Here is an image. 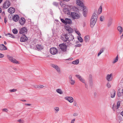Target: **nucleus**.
Wrapping results in <instances>:
<instances>
[{
	"label": "nucleus",
	"instance_id": "7c9ffc66",
	"mask_svg": "<svg viewBox=\"0 0 123 123\" xmlns=\"http://www.w3.org/2000/svg\"><path fill=\"white\" fill-rule=\"evenodd\" d=\"M78 39L80 42H82L83 41V40L82 38L80 36H79L78 37Z\"/></svg>",
	"mask_w": 123,
	"mask_h": 123
},
{
	"label": "nucleus",
	"instance_id": "4d7b16f0",
	"mask_svg": "<svg viewBox=\"0 0 123 123\" xmlns=\"http://www.w3.org/2000/svg\"><path fill=\"white\" fill-rule=\"evenodd\" d=\"M107 86L108 88H110L111 87V85L109 82L107 83Z\"/></svg>",
	"mask_w": 123,
	"mask_h": 123
},
{
	"label": "nucleus",
	"instance_id": "a878e982",
	"mask_svg": "<svg viewBox=\"0 0 123 123\" xmlns=\"http://www.w3.org/2000/svg\"><path fill=\"white\" fill-rule=\"evenodd\" d=\"M69 82L70 83L71 85H74V84L75 83V81L74 80L72 79L69 80Z\"/></svg>",
	"mask_w": 123,
	"mask_h": 123
},
{
	"label": "nucleus",
	"instance_id": "412c9836",
	"mask_svg": "<svg viewBox=\"0 0 123 123\" xmlns=\"http://www.w3.org/2000/svg\"><path fill=\"white\" fill-rule=\"evenodd\" d=\"M66 21V23L65 24V25L67 24H71L72 23L71 20L68 18H65Z\"/></svg>",
	"mask_w": 123,
	"mask_h": 123
},
{
	"label": "nucleus",
	"instance_id": "c756f323",
	"mask_svg": "<svg viewBox=\"0 0 123 123\" xmlns=\"http://www.w3.org/2000/svg\"><path fill=\"white\" fill-rule=\"evenodd\" d=\"M104 48H102L100 50L98 53V56H99L104 51Z\"/></svg>",
	"mask_w": 123,
	"mask_h": 123
},
{
	"label": "nucleus",
	"instance_id": "72a5a7b5",
	"mask_svg": "<svg viewBox=\"0 0 123 123\" xmlns=\"http://www.w3.org/2000/svg\"><path fill=\"white\" fill-rule=\"evenodd\" d=\"M118 56L117 55V56L116 57L115 59L114 60V61L113 62V63H116V62H117L118 60Z\"/></svg>",
	"mask_w": 123,
	"mask_h": 123
},
{
	"label": "nucleus",
	"instance_id": "2eb2a0df",
	"mask_svg": "<svg viewBox=\"0 0 123 123\" xmlns=\"http://www.w3.org/2000/svg\"><path fill=\"white\" fill-rule=\"evenodd\" d=\"M81 7L83 8V15L85 17L86 16L87 11L86 10V6H84V5L82 6Z\"/></svg>",
	"mask_w": 123,
	"mask_h": 123
},
{
	"label": "nucleus",
	"instance_id": "37998d69",
	"mask_svg": "<svg viewBox=\"0 0 123 123\" xmlns=\"http://www.w3.org/2000/svg\"><path fill=\"white\" fill-rule=\"evenodd\" d=\"M104 18V16H100V20L101 21H102L103 20V19Z\"/></svg>",
	"mask_w": 123,
	"mask_h": 123
},
{
	"label": "nucleus",
	"instance_id": "1a4fd4ad",
	"mask_svg": "<svg viewBox=\"0 0 123 123\" xmlns=\"http://www.w3.org/2000/svg\"><path fill=\"white\" fill-rule=\"evenodd\" d=\"M112 73L110 74H107L106 78V80L108 81H110L112 80L113 79L112 77Z\"/></svg>",
	"mask_w": 123,
	"mask_h": 123
},
{
	"label": "nucleus",
	"instance_id": "79ce46f5",
	"mask_svg": "<svg viewBox=\"0 0 123 123\" xmlns=\"http://www.w3.org/2000/svg\"><path fill=\"white\" fill-rule=\"evenodd\" d=\"M17 91V90L16 89H10L9 90V91L11 92H15Z\"/></svg>",
	"mask_w": 123,
	"mask_h": 123
},
{
	"label": "nucleus",
	"instance_id": "774afa93",
	"mask_svg": "<svg viewBox=\"0 0 123 123\" xmlns=\"http://www.w3.org/2000/svg\"><path fill=\"white\" fill-rule=\"evenodd\" d=\"M121 114L122 116L123 117V111H122V112L121 113Z\"/></svg>",
	"mask_w": 123,
	"mask_h": 123
},
{
	"label": "nucleus",
	"instance_id": "052dcab7",
	"mask_svg": "<svg viewBox=\"0 0 123 123\" xmlns=\"http://www.w3.org/2000/svg\"><path fill=\"white\" fill-rule=\"evenodd\" d=\"M78 114L76 113H74L73 114V116H76L78 115Z\"/></svg>",
	"mask_w": 123,
	"mask_h": 123
},
{
	"label": "nucleus",
	"instance_id": "8fccbe9b",
	"mask_svg": "<svg viewBox=\"0 0 123 123\" xmlns=\"http://www.w3.org/2000/svg\"><path fill=\"white\" fill-rule=\"evenodd\" d=\"M81 46V44H78L75 45V47H80Z\"/></svg>",
	"mask_w": 123,
	"mask_h": 123
},
{
	"label": "nucleus",
	"instance_id": "de8ad7c7",
	"mask_svg": "<svg viewBox=\"0 0 123 123\" xmlns=\"http://www.w3.org/2000/svg\"><path fill=\"white\" fill-rule=\"evenodd\" d=\"M75 76L79 79L81 77V76L78 74L76 75Z\"/></svg>",
	"mask_w": 123,
	"mask_h": 123
},
{
	"label": "nucleus",
	"instance_id": "aec40b11",
	"mask_svg": "<svg viewBox=\"0 0 123 123\" xmlns=\"http://www.w3.org/2000/svg\"><path fill=\"white\" fill-rule=\"evenodd\" d=\"M37 48L38 50H41L43 49V47L40 44H37L36 45Z\"/></svg>",
	"mask_w": 123,
	"mask_h": 123
},
{
	"label": "nucleus",
	"instance_id": "bf43d9fd",
	"mask_svg": "<svg viewBox=\"0 0 123 123\" xmlns=\"http://www.w3.org/2000/svg\"><path fill=\"white\" fill-rule=\"evenodd\" d=\"M75 121V119H74L72 120L71 122V123H74Z\"/></svg>",
	"mask_w": 123,
	"mask_h": 123
},
{
	"label": "nucleus",
	"instance_id": "6e6d98bb",
	"mask_svg": "<svg viewBox=\"0 0 123 123\" xmlns=\"http://www.w3.org/2000/svg\"><path fill=\"white\" fill-rule=\"evenodd\" d=\"M73 77V75L72 74L70 75L69 77V80L72 79V78Z\"/></svg>",
	"mask_w": 123,
	"mask_h": 123
},
{
	"label": "nucleus",
	"instance_id": "f8f14e48",
	"mask_svg": "<svg viewBox=\"0 0 123 123\" xmlns=\"http://www.w3.org/2000/svg\"><path fill=\"white\" fill-rule=\"evenodd\" d=\"M28 40V38L25 35H22L20 38V41L21 42L26 41Z\"/></svg>",
	"mask_w": 123,
	"mask_h": 123
},
{
	"label": "nucleus",
	"instance_id": "a18cd8bd",
	"mask_svg": "<svg viewBox=\"0 0 123 123\" xmlns=\"http://www.w3.org/2000/svg\"><path fill=\"white\" fill-rule=\"evenodd\" d=\"M19 123H24V121L23 120L21 119H19L18 121Z\"/></svg>",
	"mask_w": 123,
	"mask_h": 123
},
{
	"label": "nucleus",
	"instance_id": "9b49d317",
	"mask_svg": "<svg viewBox=\"0 0 123 123\" xmlns=\"http://www.w3.org/2000/svg\"><path fill=\"white\" fill-rule=\"evenodd\" d=\"M97 21L96 19H95L94 20L92 19H91L90 21V26L91 27L93 28L94 27Z\"/></svg>",
	"mask_w": 123,
	"mask_h": 123
},
{
	"label": "nucleus",
	"instance_id": "864d4df0",
	"mask_svg": "<svg viewBox=\"0 0 123 123\" xmlns=\"http://www.w3.org/2000/svg\"><path fill=\"white\" fill-rule=\"evenodd\" d=\"M122 92L121 93V92H119L117 93V95L119 97L121 96L122 95Z\"/></svg>",
	"mask_w": 123,
	"mask_h": 123
},
{
	"label": "nucleus",
	"instance_id": "6ab92c4d",
	"mask_svg": "<svg viewBox=\"0 0 123 123\" xmlns=\"http://www.w3.org/2000/svg\"><path fill=\"white\" fill-rule=\"evenodd\" d=\"M68 40L69 41H72L74 39V37L72 34H71L69 36H68Z\"/></svg>",
	"mask_w": 123,
	"mask_h": 123
},
{
	"label": "nucleus",
	"instance_id": "4be33fe9",
	"mask_svg": "<svg viewBox=\"0 0 123 123\" xmlns=\"http://www.w3.org/2000/svg\"><path fill=\"white\" fill-rule=\"evenodd\" d=\"M117 29L119 32L120 33V34H121L123 31L122 27L120 26H119L117 28Z\"/></svg>",
	"mask_w": 123,
	"mask_h": 123
},
{
	"label": "nucleus",
	"instance_id": "e2e57ef3",
	"mask_svg": "<svg viewBox=\"0 0 123 123\" xmlns=\"http://www.w3.org/2000/svg\"><path fill=\"white\" fill-rule=\"evenodd\" d=\"M7 22V20L6 18H4V22L5 23H6Z\"/></svg>",
	"mask_w": 123,
	"mask_h": 123
},
{
	"label": "nucleus",
	"instance_id": "ea45409f",
	"mask_svg": "<svg viewBox=\"0 0 123 123\" xmlns=\"http://www.w3.org/2000/svg\"><path fill=\"white\" fill-rule=\"evenodd\" d=\"M117 107L116 106V105L114 104L113 105V109L114 111H115L116 109H117Z\"/></svg>",
	"mask_w": 123,
	"mask_h": 123
},
{
	"label": "nucleus",
	"instance_id": "f257e3e1",
	"mask_svg": "<svg viewBox=\"0 0 123 123\" xmlns=\"http://www.w3.org/2000/svg\"><path fill=\"white\" fill-rule=\"evenodd\" d=\"M59 46L60 48L64 52H66L67 51V46L64 43L60 44Z\"/></svg>",
	"mask_w": 123,
	"mask_h": 123
},
{
	"label": "nucleus",
	"instance_id": "58836bf2",
	"mask_svg": "<svg viewBox=\"0 0 123 123\" xmlns=\"http://www.w3.org/2000/svg\"><path fill=\"white\" fill-rule=\"evenodd\" d=\"M98 11H99V14L101 13L102 12V6H100L98 9Z\"/></svg>",
	"mask_w": 123,
	"mask_h": 123
},
{
	"label": "nucleus",
	"instance_id": "9d476101",
	"mask_svg": "<svg viewBox=\"0 0 123 123\" xmlns=\"http://www.w3.org/2000/svg\"><path fill=\"white\" fill-rule=\"evenodd\" d=\"M27 29L25 27H23L20 29L19 31V33L21 34H23L25 33H26Z\"/></svg>",
	"mask_w": 123,
	"mask_h": 123
},
{
	"label": "nucleus",
	"instance_id": "423d86ee",
	"mask_svg": "<svg viewBox=\"0 0 123 123\" xmlns=\"http://www.w3.org/2000/svg\"><path fill=\"white\" fill-rule=\"evenodd\" d=\"M57 49L55 47H53L50 48V53L53 55H55L58 52Z\"/></svg>",
	"mask_w": 123,
	"mask_h": 123
},
{
	"label": "nucleus",
	"instance_id": "09e8293b",
	"mask_svg": "<svg viewBox=\"0 0 123 123\" xmlns=\"http://www.w3.org/2000/svg\"><path fill=\"white\" fill-rule=\"evenodd\" d=\"M53 4L54 5L57 6H58V4L56 2H54L53 3Z\"/></svg>",
	"mask_w": 123,
	"mask_h": 123
},
{
	"label": "nucleus",
	"instance_id": "0eeeda50",
	"mask_svg": "<svg viewBox=\"0 0 123 123\" xmlns=\"http://www.w3.org/2000/svg\"><path fill=\"white\" fill-rule=\"evenodd\" d=\"M98 12L97 10L95 11L94 12L93 14L91 19L94 20L95 19H96V20L97 21L98 17Z\"/></svg>",
	"mask_w": 123,
	"mask_h": 123
},
{
	"label": "nucleus",
	"instance_id": "2f4dec72",
	"mask_svg": "<svg viewBox=\"0 0 123 123\" xmlns=\"http://www.w3.org/2000/svg\"><path fill=\"white\" fill-rule=\"evenodd\" d=\"M13 33L14 34H17L18 33V31L16 29H14L12 30Z\"/></svg>",
	"mask_w": 123,
	"mask_h": 123
},
{
	"label": "nucleus",
	"instance_id": "c9c22d12",
	"mask_svg": "<svg viewBox=\"0 0 123 123\" xmlns=\"http://www.w3.org/2000/svg\"><path fill=\"white\" fill-rule=\"evenodd\" d=\"M120 101H117L116 106L117 107V109L119 108V106L120 105Z\"/></svg>",
	"mask_w": 123,
	"mask_h": 123
},
{
	"label": "nucleus",
	"instance_id": "cd10ccee",
	"mask_svg": "<svg viewBox=\"0 0 123 123\" xmlns=\"http://www.w3.org/2000/svg\"><path fill=\"white\" fill-rule=\"evenodd\" d=\"M79 63V60L77 59L75 61H73L72 62V63L74 64L77 65Z\"/></svg>",
	"mask_w": 123,
	"mask_h": 123
},
{
	"label": "nucleus",
	"instance_id": "5701e85b",
	"mask_svg": "<svg viewBox=\"0 0 123 123\" xmlns=\"http://www.w3.org/2000/svg\"><path fill=\"white\" fill-rule=\"evenodd\" d=\"M112 19L111 18L109 20L107 25L108 27L110 26L111 25L112 23Z\"/></svg>",
	"mask_w": 123,
	"mask_h": 123
},
{
	"label": "nucleus",
	"instance_id": "b1692460",
	"mask_svg": "<svg viewBox=\"0 0 123 123\" xmlns=\"http://www.w3.org/2000/svg\"><path fill=\"white\" fill-rule=\"evenodd\" d=\"M115 93L116 92L114 90H113L112 91L111 94V98H114L115 97Z\"/></svg>",
	"mask_w": 123,
	"mask_h": 123
},
{
	"label": "nucleus",
	"instance_id": "4468645a",
	"mask_svg": "<svg viewBox=\"0 0 123 123\" xmlns=\"http://www.w3.org/2000/svg\"><path fill=\"white\" fill-rule=\"evenodd\" d=\"M64 98L70 103H72L73 101V98L71 97L67 96L65 97Z\"/></svg>",
	"mask_w": 123,
	"mask_h": 123
},
{
	"label": "nucleus",
	"instance_id": "a211bd4d",
	"mask_svg": "<svg viewBox=\"0 0 123 123\" xmlns=\"http://www.w3.org/2000/svg\"><path fill=\"white\" fill-rule=\"evenodd\" d=\"M7 49L6 47L3 44L0 45V50H4Z\"/></svg>",
	"mask_w": 123,
	"mask_h": 123
},
{
	"label": "nucleus",
	"instance_id": "603ef678",
	"mask_svg": "<svg viewBox=\"0 0 123 123\" xmlns=\"http://www.w3.org/2000/svg\"><path fill=\"white\" fill-rule=\"evenodd\" d=\"M89 80L90 85L91 86L92 84V80Z\"/></svg>",
	"mask_w": 123,
	"mask_h": 123
},
{
	"label": "nucleus",
	"instance_id": "39448f33",
	"mask_svg": "<svg viewBox=\"0 0 123 123\" xmlns=\"http://www.w3.org/2000/svg\"><path fill=\"white\" fill-rule=\"evenodd\" d=\"M11 3L8 0L5 1L3 4V7L4 8L7 9L10 6Z\"/></svg>",
	"mask_w": 123,
	"mask_h": 123
},
{
	"label": "nucleus",
	"instance_id": "f3484780",
	"mask_svg": "<svg viewBox=\"0 0 123 123\" xmlns=\"http://www.w3.org/2000/svg\"><path fill=\"white\" fill-rule=\"evenodd\" d=\"M15 11V9L14 8L11 7L8 9V12L11 14L13 13Z\"/></svg>",
	"mask_w": 123,
	"mask_h": 123
},
{
	"label": "nucleus",
	"instance_id": "4c0bfd02",
	"mask_svg": "<svg viewBox=\"0 0 123 123\" xmlns=\"http://www.w3.org/2000/svg\"><path fill=\"white\" fill-rule=\"evenodd\" d=\"M79 80L82 83H85V80L82 77H81L80 78Z\"/></svg>",
	"mask_w": 123,
	"mask_h": 123
},
{
	"label": "nucleus",
	"instance_id": "49530a36",
	"mask_svg": "<svg viewBox=\"0 0 123 123\" xmlns=\"http://www.w3.org/2000/svg\"><path fill=\"white\" fill-rule=\"evenodd\" d=\"M70 26H66L65 27V29L66 30L68 31V30L69 31V29L70 28Z\"/></svg>",
	"mask_w": 123,
	"mask_h": 123
},
{
	"label": "nucleus",
	"instance_id": "393cba45",
	"mask_svg": "<svg viewBox=\"0 0 123 123\" xmlns=\"http://www.w3.org/2000/svg\"><path fill=\"white\" fill-rule=\"evenodd\" d=\"M89 40V37L88 36H87L85 37L84 38V41L86 42H88Z\"/></svg>",
	"mask_w": 123,
	"mask_h": 123
},
{
	"label": "nucleus",
	"instance_id": "c03bdc74",
	"mask_svg": "<svg viewBox=\"0 0 123 123\" xmlns=\"http://www.w3.org/2000/svg\"><path fill=\"white\" fill-rule=\"evenodd\" d=\"M75 31L79 36H81V34L79 31L76 30Z\"/></svg>",
	"mask_w": 123,
	"mask_h": 123
},
{
	"label": "nucleus",
	"instance_id": "20e7f679",
	"mask_svg": "<svg viewBox=\"0 0 123 123\" xmlns=\"http://www.w3.org/2000/svg\"><path fill=\"white\" fill-rule=\"evenodd\" d=\"M51 66L55 68L57 72L59 74L61 73V70L60 67L57 65L52 64H51Z\"/></svg>",
	"mask_w": 123,
	"mask_h": 123
},
{
	"label": "nucleus",
	"instance_id": "f704fd0d",
	"mask_svg": "<svg viewBox=\"0 0 123 123\" xmlns=\"http://www.w3.org/2000/svg\"><path fill=\"white\" fill-rule=\"evenodd\" d=\"M37 88L38 89L42 88L44 87V86L43 85H37Z\"/></svg>",
	"mask_w": 123,
	"mask_h": 123
},
{
	"label": "nucleus",
	"instance_id": "ddd939ff",
	"mask_svg": "<svg viewBox=\"0 0 123 123\" xmlns=\"http://www.w3.org/2000/svg\"><path fill=\"white\" fill-rule=\"evenodd\" d=\"M19 22L20 24L21 25H23L25 22V19L24 17H22L19 19Z\"/></svg>",
	"mask_w": 123,
	"mask_h": 123
},
{
	"label": "nucleus",
	"instance_id": "e433bc0d",
	"mask_svg": "<svg viewBox=\"0 0 123 123\" xmlns=\"http://www.w3.org/2000/svg\"><path fill=\"white\" fill-rule=\"evenodd\" d=\"M69 31L68 30V31L69 33H72L74 31V30H73V29L72 28H71V27H70V28L69 29Z\"/></svg>",
	"mask_w": 123,
	"mask_h": 123
},
{
	"label": "nucleus",
	"instance_id": "7ed1b4c3",
	"mask_svg": "<svg viewBox=\"0 0 123 123\" xmlns=\"http://www.w3.org/2000/svg\"><path fill=\"white\" fill-rule=\"evenodd\" d=\"M71 15L74 19H78L80 17L78 13L75 12H71Z\"/></svg>",
	"mask_w": 123,
	"mask_h": 123
},
{
	"label": "nucleus",
	"instance_id": "f03ea898",
	"mask_svg": "<svg viewBox=\"0 0 123 123\" xmlns=\"http://www.w3.org/2000/svg\"><path fill=\"white\" fill-rule=\"evenodd\" d=\"M7 56L9 60L12 62L16 64H19V62L14 58L10 55H7Z\"/></svg>",
	"mask_w": 123,
	"mask_h": 123
},
{
	"label": "nucleus",
	"instance_id": "3c124183",
	"mask_svg": "<svg viewBox=\"0 0 123 123\" xmlns=\"http://www.w3.org/2000/svg\"><path fill=\"white\" fill-rule=\"evenodd\" d=\"M92 80V77L91 75L90 74L89 76V80Z\"/></svg>",
	"mask_w": 123,
	"mask_h": 123
},
{
	"label": "nucleus",
	"instance_id": "69168bd1",
	"mask_svg": "<svg viewBox=\"0 0 123 123\" xmlns=\"http://www.w3.org/2000/svg\"><path fill=\"white\" fill-rule=\"evenodd\" d=\"M74 105L75 106H76V102H74Z\"/></svg>",
	"mask_w": 123,
	"mask_h": 123
},
{
	"label": "nucleus",
	"instance_id": "bb28decb",
	"mask_svg": "<svg viewBox=\"0 0 123 123\" xmlns=\"http://www.w3.org/2000/svg\"><path fill=\"white\" fill-rule=\"evenodd\" d=\"M56 91L58 93L60 94H62L63 93V92L60 89H57L56 90Z\"/></svg>",
	"mask_w": 123,
	"mask_h": 123
},
{
	"label": "nucleus",
	"instance_id": "dca6fc26",
	"mask_svg": "<svg viewBox=\"0 0 123 123\" xmlns=\"http://www.w3.org/2000/svg\"><path fill=\"white\" fill-rule=\"evenodd\" d=\"M19 18V16L18 15H15L13 17V20L14 21L16 22L18 20Z\"/></svg>",
	"mask_w": 123,
	"mask_h": 123
},
{
	"label": "nucleus",
	"instance_id": "6e6552de",
	"mask_svg": "<svg viewBox=\"0 0 123 123\" xmlns=\"http://www.w3.org/2000/svg\"><path fill=\"white\" fill-rule=\"evenodd\" d=\"M68 34H64V35L62 36L61 37V39L64 42H66L68 40Z\"/></svg>",
	"mask_w": 123,
	"mask_h": 123
},
{
	"label": "nucleus",
	"instance_id": "338daca9",
	"mask_svg": "<svg viewBox=\"0 0 123 123\" xmlns=\"http://www.w3.org/2000/svg\"><path fill=\"white\" fill-rule=\"evenodd\" d=\"M123 38V34L121 36L120 38L121 39Z\"/></svg>",
	"mask_w": 123,
	"mask_h": 123
},
{
	"label": "nucleus",
	"instance_id": "0e129e2a",
	"mask_svg": "<svg viewBox=\"0 0 123 123\" xmlns=\"http://www.w3.org/2000/svg\"><path fill=\"white\" fill-rule=\"evenodd\" d=\"M72 58H69L68 59H67L66 60H72Z\"/></svg>",
	"mask_w": 123,
	"mask_h": 123
},
{
	"label": "nucleus",
	"instance_id": "13d9d810",
	"mask_svg": "<svg viewBox=\"0 0 123 123\" xmlns=\"http://www.w3.org/2000/svg\"><path fill=\"white\" fill-rule=\"evenodd\" d=\"M4 56V55L3 54L0 53V58H3Z\"/></svg>",
	"mask_w": 123,
	"mask_h": 123
},
{
	"label": "nucleus",
	"instance_id": "c85d7f7f",
	"mask_svg": "<svg viewBox=\"0 0 123 123\" xmlns=\"http://www.w3.org/2000/svg\"><path fill=\"white\" fill-rule=\"evenodd\" d=\"M54 110L55 111V113H57L59 110V108L58 107H55L54 108Z\"/></svg>",
	"mask_w": 123,
	"mask_h": 123
},
{
	"label": "nucleus",
	"instance_id": "a19ab883",
	"mask_svg": "<svg viewBox=\"0 0 123 123\" xmlns=\"http://www.w3.org/2000/svg\"><path fill=\"white\" fill-rule=\"evenodd\" d=\"M61 21L65 25V24L66 23V22H65L66 20L65 19L64 20L63 19L61 18Z\"/></svg>",
	"mask_w": 123,
	"mask_h": 123
},
{
	"label": "nucleus",
	"instance_id": "680f3d73",
	"mask_svg": "<svg viewBox=\"0 0 123 123\" xmlns=\"http://www.w3.org/2000/svg\"><path fill=\"white\" fill-rule=\"evenodd\" d=\"M25 105H27V106H30L31 105V104H25Z\"/></svg>",
	"mask_w": 123,
	"mask_h": 123
},
{
	"label": "nucleus",
	"instance_id": "473e14b6",
	"mask_svg": "<svg viewBox=\"0 0 123 123\" xmlns=\"http://www.w3.org/2000/svg\"><path fill=\"white\" fill-rule=\"evenodd\" d=\"M6 36H8L9 37H11L12 38H14V37L12 34H11L9 33H8L6 34Z\"/></svg>",
	"mask_w": 123,
	"mask_h": 123
},
{
	"label": "nucleus",
	"instance_id": "5fc2aeb1",
	"mask_svg": "<svg viewBox=\"0 0 123 123\" xmlns=\"http://www.w3.org/2000/svg\"><path fill=\"white\" fill-rule=\"evenodd\" d=\"M2 111H5L6 112H7L8 111V110L6 108H4L2 109Z\"/></svg>",
	"mask_w": 123,
	"mask_h": 123
}]
</instances>
